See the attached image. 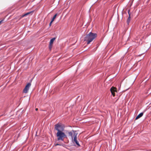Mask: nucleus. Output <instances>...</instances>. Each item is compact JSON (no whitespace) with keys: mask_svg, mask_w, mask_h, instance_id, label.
Instances as JSON below:
<instances>
[{"mask_svg":"<svg viewBox=\"0 0 151 151\" xmlns=\"http://www.w3.org/2000/svg\"><path fill=\"white\" fill-rule=\"evenodd\" d=\"M77 133H74V137L73 138V139H72V140L73 143L75 142L78 147H80V145L77 140Z\"/></svg>","mask_w":151,"mask_h":151,"instance_id":"7ed1b4c3","label":"nucleus"},{"mask_svg":"<svg viewBox=\"0 0 151 151\" xmlns=\"http://www.w3.org/2000/svg\"><path fill=\"white\" fill-rule=\"evenodd\" d=\"M52 22H52V20H51V21L50 22V24H49V25L50 26L51 25V24H52Z\"/></svg>","mask_w":151,"mask_h":151,"instance_id":"ddd939ff","label":"nucleus"},{"mask_svg":"<svg viewBox=\"0 0 151 151\" xmlns=\"http://www.w3.org/2000/svg\"><path fill=\"white\" fill-rule=\"evenodd\" d=\"M143 113L141 112L136 117V119H137L142 117L143 115Z\"/></svg>","mask_w":151,"mask_h":151,"instance_id":"6e6552de","label":"nucleus"},{"mask_svg":"<svg viewBox=\"0 0 151 151\" xmlns=\"http://www.w3.org/2000/svg\"><path fill=\"white\" fill-rule=\"evenodd\" d=\"M76 131L72 130L68 132V136L71 137L72 139H73V138L74 137V133H76Z\"/></svg>","mask_w":151,"mask_h":151,"instance_id":"39448f33","label":"nucleus"},{"mask_svg":"<svg viewBox=\"0 0 151 151\" xmlns=\"http://www.w3.org/2000/svg\"><path fill=\"white\" fill-rule=\"evenodd\" d=\"M32 12V11H31V12H28L26 13H25L23 15V17L29 14H30Z\"/></svg>","mask_w":151,"mask_h":151,"instance_id":"9d476101","label":"nucleus"},{"mask_svg":"<svg viewBox=\"0 0 151 151\" xmlns=\"http://www.w3.org/2000/svg\"><path fill=\"white\" fill-rule=\"evenodd\" d=\"M128 13L129 14V17L127 19V24L128 25H129V23L130 22V14L129 13V10L128 11Z\"/></svg>","mask_w":151,"mask_h":151,"instance_id":"0eeeda50","label":"nucleus"},{"mask_svg":"<svg viewBox=\"0 0 151 151\" xmlns=\"http://www.w3.org/2000/svg\"><path fill=\"white\" fill-rule=\"evenodd\" d=\"M38 110V109L37 108H36V109H35V110H36V111H37Z\"/></svg>","mask_w":151,"mask_h":151,"instance_id":"2eb2a0df","label":"nucleus"},{"mask_svg":"<svg viewBox=\"0 0 151 151\" xmlns=\"http://www.w3.org/2000/svg\"><path fill=\"white\" fill-rule=\"evenodd\" d=\"M57 145H61L59 144H57L55 145V146H57Z\"/></svg>","mask_w":151,"mask_h":151,"instance_id":"4468645a","label":"nucleus"},{"mask_svg":"<svg viewBox=\"0 0 151 151\" xmlns=\"http://www.w3.org/2000/svg\"><path fill=\"white\" fill-rule=\"evenodd\" d=\"M97 37V34L91 32L86 36L84 38L85 41L87 42V44H89Z\"/></svg>","mask_w":151,"mask_h":151,"instance_id":"f03ea898","label":"nucleus"},{"mask_svg":"<svg viewBox=\"0 0 151 151\" xmlns=\"http://www.w3.org/2000/svg\"><path fill=\"white\" fill-rule=\"evenodd\" d=\"M55 39H56V38H55V37H54L53 38H52V39L50 40V45L51 44L52 45L53 44V42L55 40Z\"/></svg>","mask_w":151,"mask_h":151,"instance_id":"1a4fd4ad","label":"nucleus"},{"mask_svg":"<svg viewBox=\"0 0 151 151\" xmlns=\"http://www.w3.org/2000/svg\"><path fill=\"white\" fill-rule=\"evenodd\" d=\"M31 86V83H28L25 86V88L23 90V92L24 93H26L28 92L29 88Z\"/></svg>","mask_w":151,"mask_h":151,"instance_id":"20e7f679","label":"nucleus"},{"mask_svg":"<svg viewBox=\"0 0 151 151\" xmlns=\"http://www.w3.org/2000/svg\"><path fill=\"white\" fill-rule=\"evenodd\" d=\"M65 125L61 123H58L55 125V129L58 131L56 136L58 140L63 141L64 138H67V135L63 132L65 130Z\"/></svg>","mask_w":151,"mask_h":151,"instance_id":"f257e3e1","label":"nucleus"},{"mask_svg":"<svg viewBox=\"0 0 151 151\" xmlns=\"http://www.w3.org/2000/svg\"><path fill=\"white\" fill-rule=\"evenodd\" d=\"M110 91L113 96H114L115 95V92H117V90L116 88L112 87L110 89Z\"/></svg>","mask_w":151,"mask_h":151,"instance_id":"423d86ee","label":"nucleus"},{"mask_svg":"<svg viewBox=\"0 0 151 151\" xmlns=\"http://www.w3.org/2000/svg\"><path fill=\"white\" fill-rule=\"evenodd\" d=\"M52 45H51V44H49V49L51 50V49H52Z\"/></svg>","mask_w":151,"mask_h":151,"instance_id":"f8f14e48","label":"nucleus"},{"mask_svg":"<svg viewBox=\"0 0 151 151\" xmlns=\"http://www.w3.org/2000/svg\"><path fill=\"white\" fill-rule=\"evenodd\" d=\"M57 15V14H55L54 16V17H53L52 19L51 20H52V22H53L54 20V19H55V18H56Z\"/></svg>","mask_w":151,"mask_h":151,"instance_id":"9b49d317","label":"nucleus"}]
</instances>
